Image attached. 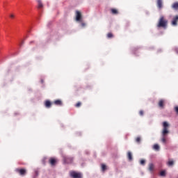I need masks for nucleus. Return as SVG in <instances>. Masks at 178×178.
<instances>
[{"instance_id": "obj_1", "label": "nucleus", "mask_w": 178, "mask_h": 178, "mask_svg": "<svg viewBox=\"0 0 178 178\" xmlns=\"http://www.w3.org/2000/svg\"><path fill=\"white\" fill-rule=\"evenodd\" d=\"M163 131H162V136L163 138H161L162 143H166V137L168 134H169V129L168 127H169V124L167 122H163Z\"/></svg>"}, {"instance_id": "obj_2", "label": "nucleus", "mask_w": 178, "mask_h": 178, "mask_svg": "<svg viewBox=\"0 0 178 178\" xmlns=\"http://www.w3.org/2000/svg\"><path fill=\"white\" fill-rule=\"evenodd\" d=\"M168 19H166V18L163 15H161L159 19L157 27L159 29H166V27H168Z\"/></svg>"}, {"instance_id": "obj_3", "label": "nucleus", "mask_w": 178, "mask_h": 178, "mask_svg": "<svg viewBox=\"0 0 178 178\" xmlns=\"http://www.w3.org/2000/svg\"><path fill=\"white\" fill-rule=\"evenodd\" d=\"M70 175L72 178H82L83 177V176L81 175V173L76 172V171H71Z\"/></svg>"}, {"instance_id": "obj_4", "label": "nucleus", "mask_w": 178, "mask_h": 178, "mask_svg": "<svg viewBox=\"0 0 178 178\" xmlns=\"http://www.w3.org/2000/svg\"><path fill=\"white\" fill-rule=\"evenodd\" d=\"M74 158L70 156H63L64 163H73Z\"/></svg>"}, {"instance_id": "obj_5", "label": "nucleus", "mask_w": 178, "mask_h": 178, "mask_svg": "<svg viewBox=\"0 0 178 178\" xmlns=\"http://www.w3.org/2000/svg\"><path fill=\"white\" fill-rule=\"evenodd\" d=\"M16 172L20 175V176H26L27 171L24 168H17Z\"/></svg>"}, {"instance_id": "obj_6", "label": "nucleus", "mask_w": 178, "mask_h": 178, "mask_svg": "<svg viewBox=\"0 0 178 178\" xmlns=\"http://www.w3.org/2000/svg\"><path fill=\"white\" fill-rule=\"evenodd\" d=\"M58 162V160L54 157H51L49 160V163H50L51 166H55Z\"/></svg>"}, {"instance_id": "obj_7", "label": "nucleus", "mask_w": 178, "mask_h": 178, "mask_svg": "<svg viewBox=\"0 0 178 178\" xmlns=\"http://www.w3.org/2000/svg\"><path fill=\"white\" fill-rule=\"evenodd\" d=\"M156 5L159 10H161L163 8V1L162 0H157Z\"/></svg>"}, {"instance_id": "obj_8", "label": "nucleus", "mask_w": 178, "mask_h": 178, "mask_svg": "<svg viewBox=\"0 0 178 178\" xmlns=\"http://www.w3.org/2000/svg\"><path fill=\"white\" fill-rule=\"evenodd\" d=\"M82 15H81V13L80 11H76V22H81V19H82Z\"/></svg>"}, {"instance_id": "obj_9", "label": "nucleus", "mask_w": 178, "mask_h": 178, "mask_svg": "<svg viewBox=\"0 0 178 178\" xmlns=\"http://www.w3.org/2000/svg\"><path fill=\"white\" fill-rule=\"evenodd\" d=\"M178 15H175L171 22L172 26H177Z\"/></svg>"}, {"instance_id": "obj_10", "label": "nucleus", "mask_w": 178, "mask_h": 178, "mask_svg": "<svg viewBox=\"0 0 178 178\" xmlns=\"http://www.w3.org/2000/svg\"><path fill=\"white\" fill-rule=\"evenodd\" d=\"M44 106H46V108H51V106H52V103H51V101L49 100H46L44 102Z\"/></svg>"}, {"instance_id": "obj_11", "label": "nucleus", "mask_w": 178, "mask_h": 178, "mask_svg": "<svg viewBox=\"0 0 178 178\" xmlns=\"http://www.w3.org/2000/svg\"><path fill=\"white\" fill-rule=\"evenodd\" d=\"M171 7L174 10H178V1L173 3Z\"/></svg>"}, {"instance_id": "obj_12", "label": "nucleus", "mask_w": 178, "mask_h": 178, "mask_svg": "<svg viewBox=\"0 0 178 178\" xmlns=\"http://www.w3.org/2000/svg\"><path fill=\"white\" fill-rule=\"evenodd\" d=\"M54 104V105H58L59 106H62V105H63L62 100H60V99L55 100Z\"/></svg>"}, {"instance_id": "obj_13", "label": "nucleus", "mask_w": 178, "mask_h": 178, "mask_svg": "<svg viewBox=\"0 0 178 178\" xmlns=\"http://www.w3.org/2000/svg\"><path fill=\"white\" fill-rule=\"evenodd\" d=\"M164 104H165V101H163V99H161L159 102V108H163Z\"/></svg>"}, {"instance_id": "obj_14", "label": "nucleus", "mask_w": 178, "mask_h": 178, "mask_svg": "<svg viewBox=\"0 0 178 178\" xmlns=\"http://www.w3.org/2000/svg\"><path fill=\"white\" fill-rule=\"evenodd\" d=\"M160 148L161 147H159V145H158V144H154L153 146V149H154L155 151H159Z\"/></svg>"}, {"instance_id": "obj_15", "label": "nucleus", "mask_w": 178, "mask_h": 178, "mask_svg": "<svg viewBox=\"0 0 178 178\" xmlns=\"http://www.w3.org/2000/svg\"><path fill=\"white\" fill-rule=\"evenodd\" d=\"M167 165L168 166H173V165H175V161H173V160H169Z\"/></svg>"}, {"instance_id": "obj_16", "label": "nucleus", "mask_w": 178, "mask_h": 178, "mask_svg": "<svg viewBox=\"0 0 178 178\" xmlns=\"http://www.w3.org/2000/svg\"><path fill=\"white\" fill-rule=\"evenodd\" d=\"M127 156H128V159H129V161H132V159H133V156H132L131 152H128Z\"/></svg>"}, {"instance_id": "obj_17", "label": "nucleus", "mask_w": 178, "mask_h": 178, "mask_svg": "<svg viewBox=\"0 0 178 178\" xmlns=\"http://www.w3.org/2000/svg\"><path fill=\"white\" fill-rule=\"evenodd\" d=\"M111 13L113 15H118V13H119V11H118V10H116L115 8H112L111 9Z\"/></svg>"}, {"instance_id": "obj_18", "label": "nucleus", "mask_w": 178, "mask_h": 178, "mask_svg": "<svg viewBox=\"0 0 178 178\" xmlns=\"http://www.w3.org/2000/svg\"><path fill=\"white\" fill-rule=\"evenodd\" d=\"M154 164L150 163L149 165V170H150V172H152L154 170Z\"/></svg>"}, {"instance_id": "obj_19", "label": "nucleus", "mask_w": 178, "mask_h": 178, "mask_svg": "<svg viewBox=\"0 0 178 178\" xmlns=\"http://www.w3.org/2000/svg\"><path fill=\"white\" fill-rule=\"evenodd\" d=\"M38 8L41 9V8H42L43 6L42 3L41 2V0H38Z\"/></svg>"}, {"instance_id": "obj_20", "label": "nucleus", "mask_w": 178, "mask_h": 178, "mask_svg": "<svg viewBox=\"0 0 178 178\" xmlns=\"http://www.w3.org/2000/svg\"><path fill=\"white\" fill-rule=\"evenodd\" d=\"M160 176L165 177V176H166V172L165 170L161 171Z\"/></svg>"}, {"instance_id": "obj_21", "label": "nucleus", "mask_w": 178, "mask_h": 178, "mask_svg": "<svg viewBox=\"0 0 178 178\" xmlns=\"http://www.w3.org/2000/svg\"><path fill=\"white\" fill-rule=\"evenodd\" d=\"M107 38H113V33H108L107 34Z\"/></svg>"}, {"instance_id": "obj_22", "label": "nucleus", "mask_w": 178, "mask_h": 178, "mask_svg": "<svg viewBox=\"0 0 178 178\" xmlns=\"http://www.w3.org/2000/svg\"><path fill=\"white\" fill-rule=\"evenodd\" d=\"M106 169V165L105 164H102V172H105Z\"/></svg>"}, {"instance_id": "obj_23", "label": "nucleus", "mask_w": 178, "mask_h": 178, "mask_svg": "<svg viewBox=\"0 0 178 178\" xmlns=\"http://www.w3.org/2000/svg\"><path fill=\"white\" fill-rule=\"evenodd\" d=\"M75 106L76 108H80V106H81V102H79L78 103H76Z\"/></svg>"}, {"instance_id": "obj_24", "label": "nucleus", "mask_w": 178, "mask_h": 178, "mask_svg": "<svg viewBox=\"0 0 178 178\" xmlns=\"http://www.w3.org/2000/svg\"><path fill=\"white\" fill-rule=\"evenodd\" d=\"M136 143H140L141 142V138L137 137V138H136Z\"/></svg>"}, {"instance_id": "obj_25", "label": "nucleus", "mask_w": 178, "mask_h": 178, "mask_svg": "<svg viewBox=\"0 0 178 178\" xmlns=\"http://www.w3.org/2000/svg\"><path fill=\"white\" fill-rule=\"evenodd\" d=\"M139 115H140V116H144V111L140 110V111H139Z\"/></svg>"}, {"instance_id": "obj_26", "label": "nucleus", "mask_w": 178, "mask_h": 178, "mask_svg": "<svg viewBox=\"0 0 178 178\" xmlns=\"http://www.w3.org/2000/svg\"><path fill=\"white\" fill-rule=\"evenodd\" d=\"M140 165H145V160H140Z\"/></svg>"}, {"instance_id": "obj_27", "label": "nucleus", "mask_w": 178, "mask_h": 178, "mask_svg": "<svg viewBox=\"0 0 178 178\" xmlns=\"http://www.w3.org/2000/svg\"><path fill=\"white\" fill-rule=\"evenodd\" d=\"M175 111L176 112L177 115H178V106L175 107Z\"/></svg>"}, {"instance_id": "obj_28", "label": "nucleus", "mask_w": 178, "mask_h": 178, "mask_svg": "<svg viewBox=\"0 0 178 178\" xmlns=\"http://www.w3.org/2000/svg\"><path fill=\"white\" fill-rule=\"evenodd\" d=\"M81 24L82 27H86V23L81 22Z\"/></svg>"}, {"instance_id": "obj_29", "label": "nucleus", "mask_w": 178, "mask_h": 178, "mask_svg": "<svg viewBox=\"0 0 178 178\" xmlns=\"http://www.w3.org/2000/svg\"><path fill=\"white\" fill-rule=\"evenodd\" d=\"M10 17H12V18H13V17H15V15H10Z\"/></svg>"}, {"instance_id": "obj_30", "label": "nucleus", "mask_w": 178, "mask_h": 178, "mask_svg": "<svg viewBox=\"0 0 178 178\" xmlns=\"http://www.w3.org/2000/svg\"><path fill=\"white\" fill-rule=\"evenodd\" d=\"M33 42H34V41H31L29 44H33Z\"/></svg>"}, {"instance_id": "obj_31", "label": "nucleus", "mask_w": 178, "mask_h": 178, "mask_svg": "<svg viewBox=\"0 0 178 178\" xmlns=\"http://www.w3.org/2000/svg\"><path fill=\"white\" fill-rule=\"evenodd\" d=\"M176 52H177V53H178V49H176Z\"/></svg>"}]
</instances>
